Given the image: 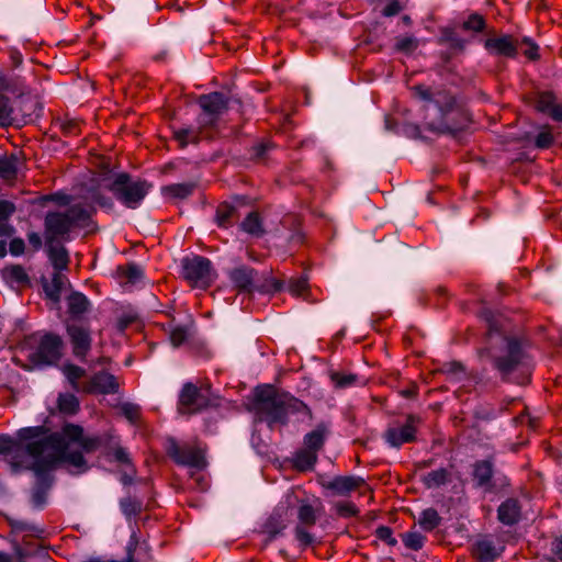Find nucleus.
I'll use <instances>...</instances> for the list:
<instances>
[{
	"instance_id": "1",
	"label": "nucleus",
	"mask_w": 562,
	"mask_h": 562,
	"mask_svg": "<svg viewBox=\"0 0 562 562\" xmlns=\"http://www.w3.org/2000/svg\"><path fill=\"white\" fill-rule=\"evenodd\" d=\"M71 445H79L83 451L89 452L95 449L98 439L85 438V429L71 423L65 424L55 432H50L45 426L24 427L18 430L16 439L0 435V454L10 456L14 468H29L24 461L16 460L20 454L25 453L33 460L31 469L37 472L55 469L60 463H65L71 474L88 471L85 457L80 452H69Z\"/></svg>"
},
{
	"instance_id": "2",
	"label": "nucleus",
	"mask_w": 562,
	"mask_h": 562,
	"mask_svg": "<svg viewBox=\"0 0 562 562\" xmlns=\"http://www.w3.org/2000/svg\"><path fill=\"white\" fill-rule=\"evenodd\" d=\"M256 400L258 414L271 428L274 425H286L290 415L313 419L310 406L289 393H278L272 387H266L257 392Z\"/></svg>"
},
{
	"instance_id": "3",
	"label": "nucleus",
	"mask_w": 562,
	"mask_h": 562,
	"mask_svg": "<svg viewBox=\"0 0 562 562\" xmlns=\"http://www.w3.org/2000/svg\"><path fill=\"white\" fill-rule=\"evenodd\" d=\"M481 316L487 322L490 327V348L487 353L493 360L494 367L502 375L507 376L524 363L525 353L517 340L493 333L497 331V325L491 311H482Z\"/></svg>"
},
{
	"instance_id": "4",
	"label": "nucleus",
	"mask_w": 562,
	"mask_h": 562,
	"mask_svg": "<svg viewBox=\"0 0 562 562\" xmlns=\"http://www.w3.org/2000/svg\"><path fill=\"white\" fill-rule=\"evenodd\" d=\"M94 209L87 203H75L66 211L48 212L45 216V240L52 244L66 239L76 228L87 227Z\"/></svg>"
},
{
	"instance_id": "5",
	"label": "nucleus",
	"mask_w": 562,
	"mask_h": 562,
	"mask_svg": "<svg viewBox=\"0 0 562 562\" xmlns=\"http://www.w3.org/2000/svg\"><path fill=\"white\" fill-rule=\"evenodd\" d=\"M414 98L425 102V110L436 111V115L428 123L430 130H442L447 127L443 119L448 112H450L454 105L453 98L446 91L431 90L426 86H415L411 88Z\"/></svg>"
},
{
	"instance_id": "6",
	"label": "nucleus",
	"mask_w": 562,
	"mask_h": 562,
	"mask_svg": "<svg viewBox=\"0 0 562 562\" xmlns=\"http://www.w3.org/2000/svg\"><path fill=\"white\" fill-rule=\"evenodd\" d=\"M150 186L143 180H135L127 173H119L109 189L124 206L136 209L148 193Z\"/></svg>"
},
{
	"instance_id": "7",
	"label": "nucleus",
	"mask_w": 562,
	"mask_h": 562,
	"mask_svg": "<svg viewBox=\"0 0 562 562\" xmlns=\"http://www.w3.org/2000/svg\"><path fill=\"white\" fill-rule=\"evenodd\" d=\"M181 276L191 286L207 289L215 280L216 272L210 259L194 255L181 260Z\"/></svg>"
},
{
	"instance_id": "8",
	"label": "nucleus",
	"mask_w": 562,
	"mask_h": 562,
	"mask_svg": "<svg viewBox=\"0 0 562 562\" xmlns=\"http://www.w3.org/2000/svg\"><path fill=\"white\" fill-rule=\"evenodd\" d=\"M168 456L178 464L191 468H203L205 465L203 451L193 445H179L175 439L167 442Z\"/></svg>"
},
{
	"instance_id": "9",
	"label": "nucleus",
	"mask_w": 562,
	"mask_h": 562,
	"mask_svg": "<svg viewBox=\"0 0 562 562\" xmlns=\"http://www.w3.org/2000/svg\"><path fill=\"white\" fill-rule=\"evenodd\" d=\"M85 438L98 439V446L95 447V449H93L92 451H89L88 453H92V452L97 451L99 448H103L104 456L106 458H109L110 460H113L117 463L128 465V467H131L132 473L135 472L134 468L132 465L130 453L127 452V450L125 448L120 446V442L115 436H113L112 434H104L101 436H89L85 432ZM76 446L80 448L79 452L82 456H83V453H87L86 451H83V449L79 445H76Z\"/></svg>"
},
{
	"instance_id": "10",
	"label": "nucleus",
	"mask_w": 562,
	"mask_h": 562,
	"mask_svg": "<svg viewBox=\"0 0 562 562\" xmlns=\"http://www.w3.org/2000/svg\"><path fill=\"white\" fill-rule=\"evenodd\" d=\"M61 349V338L58 335L46 334L41 337L31 359L37 364H54L60 359Z\"/></svg>"
},
{
	"instance_id": "11",
	"label": "nucleus",
	"mask_w": 562,
	"mask_h": 562,
	"mask_svg": "<svg viewBox=\"0 0 562 562\" xmlns=\"http://www.w3.org/2000/svg\"><path fill=\"white\" fill-rule=\"evenodd\" d=\"M72 353L76 358L83 361L91 350L92 336L91 329L87 324L69 323L66 326Z\"/></svg>"
},
{
	"instance_id": "12",
	"label": "nucleus",
	"mask_w": 562,
	"mask_h": 562,
	"mask_svg": "<svg viewBox=\"0 0 562 562\" xmlns=\"http://www.w3.org/2000/svg\"><path fill=\"white\" fill-rule=\"evenodd\" d=\"M418 418L409 415L404 424L394 423L384 431L383 438L394 448H400L404 443H411L416 440Z\"/></svg>"
},
{
	"instance_id": "13",
	"label": "nucleus",
	"mask_w": 562,
	"mask_h": 562,
	"mask_svg": "<svg viewBox=\"0 0 562 562\" xmlns=\"http://www.w3.org/2000/svg\"><path fill=\"white\" fill-rule=\"evenodd\" d=\"M228 100L221 92L203 94L199 98V104L203 110L200 124L203 126L212 125L217 117L227 109Z\"/></svg>"
},
{
	"instance_id": "14",
	"label": "nucleus",
	"mask_w": 562,
	"mask_h": 562,
	"mask_svg": "<svg viewBox=\"0 0 562 562\" xmlns=\"http://www.w3.org/2000/svg\"><path fill=\"white\" fill-rule=\"evenodd\" d=\"M207 396L192 383H186L179 396V411L194 414L209 406Z\"/></svg>"
},
{
	"instance_id": "15",
	"label": "nucleus",
	"mask_w": 562,
	"mask_h": 562,
	"mask_svg": "<svg viewBox=\"0 0 562 562\" xmlns=\"http://www.w3.org/2000/svg\"><path fill=\"white\" fill-rule=\"evenodd\" d=\"M120 384L116 378L105 371L93 374L87 382L82 383V392L89 394H114L119 391Z\"/></svg>"
},
{
	"instance_id": "16",
	"label": "nucleus",
	"mask_w": 562,
	"mask_h": 562,
	"mask_svg": "<svg viewBox=\"0 0 562 562\" xmlns=\"http://www.w3.org/2000/svg\"><path fill=\"white\" fill-rule=\"evenodd\" d=\"M485 49L491 55L515 58L518 53L517 42L512 35L490 37L484 42Z\"/></svg>"
},
{
	"instance_id": "17",
	"label": "nucleus",
	"mask_w": 562,
	"mask_h": 562,
	"mask_svg": "<svg viewBox=\"0 0 562 562\" xmlns=\"http://www.w3.org/2000/svg\"><path fill=\"white\" fill-rule=\"evenodd\" d=\"M494 464L492 460H480L473 464L474 485L486 493L494 491L493 483Z\"/></svg>"
},
{
	"instance_id": "18",
	"label": "nucleus",
	"mask_w": 562,
	"mask_h": 562,
	"mask_svg": "<svg viewBox=\"0 0 562 562\" xmlns=\"http://www.w3.org/2000/svg\"><path fill=\"white\" fill-rule=\"evenodd\" d=\"M535 106L537 111L550 116L552 120L562 122V104L558 102L552 92H540L537 94Z\"/></svg>"
},
{
	"instance_id": "19",
	"label": "nucleus",
	"mask_w": 562,
	"mask_h": 562,
	"mask_svg": "<svg viewBox=\"0 0 562 562\" xmlns=\"http://www.w3.org/2000/svg\"><path fill=\"white\" fill-rule=\"evenodd\" d=\"M256 274V271L247 266L236 267L228 272L231 282L240 292H251Z\"/></svg>"
},
{
	"instance_id": "20",
	"label": "nucleus",
	"mask_w": 562,
	"mask_h": 562,
	"mask_svg": "<svg viewBox=\"0 0 562 562\" xmlns=\"http://www.w3.org/2000/svg\"><path fill=\"white\" fill-rule=\"evenodd\" d=\"M364 484V480L359 476H335L333 480L326 482L324 487L333 491L337 495H348L352 491L359 488Z\"/></svg>"
},
{
	"instance_id": "21",
	"label": "nucleus",
	"mask_w": 562,
	"mask_h": 562,
	"mask_svg": "<svg viewBox=\"0 0 562 562\" xmlns=\"http://www.w3.org/2000/svg\"><path fill=\"white\" fill-rule=\"evenodd\" d=\"M520 516L521 507L515 498L504 501L497 508V518L503 525L513 526L519 521Z\"/></svg>"
},
{
	"instance_id": "22",
	"label": "nucleus",
	"mask_w": 562,
	"mask_h": 562,
	"mask_svg": "<svg viewBox=\"0 0 562 562\" xmlns=\"http://www.w3.org/2000/svg\"><path fill=\"white\" fill-rule=\"evenodd\" d=\"M329 432V427L326 423H319L316 427L307 432L303 438L304 447L313 450L318 453L326 441L327 435Z\"/></svg>"
},
{
	"instance_id": "23",
	"label": "nucleus",
	"mask_w": 562,
	"mask_h": 562,
	"mask_svg": "<svg viewBox=\"0 0 562 562\" xmlns=\"http://www.w3.org/2000/svg\"><path fill=\"white\" fill-rule=\"evenodd\" d=\"M2 279L12 288H22L30 284V278L20 265H11L1 271Z\"/></svg>"
},
{
	"instance_id": "24",
	"label": "nucleus",
	"mask_w": 562,
	"mask_h": 562,
	"mask_svg": "<svg viewBox=\"0 0 562 562\" xmlns=\"http://www.w3.org/2000/svg\"><path fill=\"white\" fill-rule=\"evenodd\" d=\"M499 549L490 538L480 539L473 546V554L481 562H492L499 555Z\"/></svg>"
},
{
	"instance_id": "25",
	"label": "nucleus",
	"mask_w": 562,
	"mask_h": 562,
	"mask_svg": "<svg viewBox=\"0 0 562 562\" xmlns=\"http://www.w3.org/2000/svg\"><path fill=\"white\" fill-rule=\"evenodd\" d=\"M52 470L53 469H45L41 472L34 471L36 475V485L33 492V502L38 506L44 504L45 494L52 485L53 479L49 474Z\"/></svg>"
},
{
	"instance_id": "26",
	"label": "nucleus",
	"mask_w": 562,
	"mask_h": 562,
	"mask_svg": "<svg viewBox=\"0 0 562 562\" xmlns=\"http://www.w3.org/2000/svg\"><path fill=\"white\" fill-rule=\"evenodd\" d=\"M48 258L55 271H64L68 269L69 255L64 246H56L54 243L46 244Z\"/></svg>"
},
{
	"instance_id": "27",
	"label": "nucleus",
	"mask_w": 562,
	"mask_h": 562,
	"mask_svg": "<svg viewBox=\"0 0 562 562\" xmlns=\"http://www.w3.org/2000/svg\"><path fill=\"white\" fill-rule=\"evenodd\" d=\"M68 313L72 318H80L90 308V301L80 293L74 292L67 297Z\"/></svg>"
},
{
	"instance_id": "28",
	"label": "nucleus",
	"mask_w": 562,
	"mask_h": 562,
	"mask_svg": "<svg viewBox=\"0 0 562 562\" xmlns=\"http://www.w3.org/2000/svg\"><path fill=\"white\" fill-rule=\"evenodd\" d=\"M420 481L427 488H438L451 481V472L446 468H439L423 474Z\"/></svg>"
},
{
	"instance_id": "29",
	"label": "nucleus",
	"mask_w": 562,
	"mask_h": 562,
	"mask_svg": "<svg viewBox=\"0 0 562 562\" xmlns=\"http://www.w3.org/2000/svg\"><path fill=\"white\" fill-rule=\"evenodd\" d=\"M67 278L59 271H55L52 276V280L43 283V289L46 296L57 303L60 300V294Z\"/></svg>"
},
{
	"instance_id": "30",
	"label": "nucleus",
	"mask_w": 562,
	"mask_h": 562,
	"mask_svg": "<svg viewBox=\"0 0 562 562\" xmlns=\"http://www.w3.org/2000/svg\"><path fill=\"white\" fill-rule=\"evenodd\" d=\"M317 454L313 450L303 447L294 454V467L300 471H310L313 470L317 462Z\"/></svg>"
},
{
	"instance_id": "31",
	"label": "nucleus",
	"mask_w": 562,
	"mask_h": 562,
	"mask_svg": "<svg viewBox=\"0 0 562 562\" xmlns=\"http://www.w3.org/2000/svg\"><path fill=\"white\" fill-rule=\"evenodd\" d=\"M317 512V508H315L312 504L307 502H301L297 509L299 525H304L306 527L314 526L318 517Z\"/></svg>"
},
{
	"instance_id": "32",
	"label": "nucleus",
	"mask_w": 562,
	"mask_h": 562,
	"mask_svg": "<svg viewBox=\"0 0 562 562\" xmlns=\"http://www.w3.org/2000/svg\"><path fill=\"white\" fill-rule=\"evenodd\" d=\"M63 373L75 391L82 392V384H80L79 380L86 374V370L83 368L71 363L65 364L63 368Z\"/></svg>"
},
{
	"instance_id": "33",
	"label": "nucleus",
	"mask_w": 562,
	"mask_h": 562,
	"mask_svg": "<svg viewBox=\"0 0 562 562\" xmlns=\"http://www.w3.org/2000/svg\"><path fill=\"white\" fill-rule=\"evenodd\" d=\"M236 216V209L228 203H222L217 206L215 221L221 227H228L233 224Z\"/></svg>"
},
{
	"instance_id": "34",
	"label": "nucleus",
	"mask_w": 562,
	"mask_h": 562,
	"mask_svg": "<svg viewBox=\"0 0 562 562\" xmlns=\"http://www.w3.org/2000/svg\"><path fill=\"white\" fill-rule=\"evenodd\" d=\"M241 228L244 232L257 237L265 233L260 216L256 212H251L247 215V217L241 223Z\"/></svg>"
},
{
	"instance_id": "35",
	"label": "nucleus",
	"mask_w": 562,
	"mask_h": 562,
	"mask_svg": "<svg viewBox=\"0 0 562 562\" xmlns=\"http://www.w3.org/2000/svg\"><path fill=\"white\" fill-rule=\"evenodd\" d=\"M441 518L434 508H427L422 512L418 524L425 531H431L439 526Z\"/></svg>"
},
{
	"instance_id": "36",
	"label": "nucleus",
	"mask_w": 562,
	"mask_h": 562,
	"mask_svg": "<svg viewBox=\"0 0 562 562\" xmlns=\"http://www.w3.org/2000/svg\"><path fill=\"white\" fill-rule=\"evenodd\" d=\"M18 172V158L15 156L0 159V178L7 181L14 180Z\"/></svg>"
},
{
	"instance_id": "37",
	"label": "nucleus",
	"mask_w": 562,
	"mask_h": 562,
	"mask_svg": "<svg viewBox=\"0 0 562 562\" xmlns=\"http://www.w3.org/2000/svg\"><path fill=\"white\" fill-rule=\"evenodd\" d=\"M279 289L281 290L283 286H279ZM284 289L294 296H303L308 292V280L304 276L291 278L285 283Z\"/></svg>"
},
{
	"instance_id": "38",
	"label": "nucleus",
	"mask_w": 562,
	"mask_h": 562,
	"mask_svg": "<svg viewBox=\"0 0 562 562\" xmlns=\"http://www.w3.org/2000/svg\"><path fill=\"white\" fill-rule=\"evenodd\" d=\"M117 274L122 281L127 283H135L142 278L143 272L142 269L135 263H128L126 266L119 267Z\"/></svg>"
},
{
	"instance_id": "39",
	"label": "nucleus",
	"mask_w": 562,
	"mask_h": 562,
	"mask_svg": "<svg viewBox=\"0 0 562 562\" xmlns=\"http://www.w3.org/2000/svg\"><path fill=\"white\" fill-rule=\"evenodd\" d=\"M173 136L181 147H186L199 142L200 132L194 128H180L173 132Z\"/></svg>"
},
{
	"instance_id": "40",
	"label": "nucleus",
	"mask_w": 562,
	"mask_h": 562,
	"mask_svg": "<svg viewBox=\"0 0 562 562\" xmlns=\"http://www.w3.org/2000/svg\"><path fill=\"white\" fill-rule=\"evenodd\" d=\"M58 408L64 414H75L79 409V401L74 394H60Z\"/></svg>"
},
{
	"instance_id": "41",
	"label": "nucleus",
	"mask_w": 562,
	"mask_h": 562,
	"mask_svg": "<svg viewBox=\"0 0 562 562\" xmlns=\"http://www.w3.org/2000/svg\"><path fill=\"white\" fill-rule=\"evenodd\" d=\"M193 183H175L165 188V192L173 198L186 199L192 194Z\"/></svg>"
},
{
	"instance_id": "42",
	"label": "nucleus",
	"mask_w": 562,
	"mask_h": 562,
	"mask_svg": "<svg viewBox=\"0 0 562 562\" xmlns=\"http://www.w3.org/2000/svg\"><path fill=\"white\" fill-rule=\"evenodd\" d=\"M13 108L10 104L9 98L0 94V125L10 126L13 124Z\"/></svg>"
},
{
	"instance_id": "43",
	"label": "nucleus",
	"mask_w": 562,
	"mask_h": 562,
	"mask_svg": "<svg viewBox=\"0 0 562 562\" xmlns=\"http://www.w3.org/2000/svg\"><path fill=\"white\" fill-rule=\"evenodd\" d=\"M554 143V136L549 125L542 126L535 138V146L539 149H548Z\"/></svg>"
},
{
	"instance_id": "44",
	"label": "nucleus",
	"mask_w": 562,
	"mask_h": 562,
	"mask_svg": "<svg viewBox=\"0 0 562 562\" xmlns=\"http://www.w3.org/2000/svg\"><path fill=\"white\" fill-rule=\"evenodd\" d=\"M402 540L406 548L417 551L423 548L426 538L417 531H409L402 536Z\"/></svg>"
},
{
	"instance_id": "45",
	"label": "nucleus",
	"mask_w": 562,
	"mask_h": 562,
	"mask_svg": "<svg viewBox=\"0 0 562 562\" xmlns=\"http://www.w3.org/2000/svg\"><path fill=\"white\" fill-rule=\"evenodd\" d=\"M284 528L285 524L280 519V516H277V514L272 515L265 525L266 532L269 535L268 540H272Z\"/></svg>"
},
{
	"instance_id": "46",
	"label": "nucleus",
	"mask_w": 562,
	"mask_h": 562,
	"mask_svg": "<svg viewBox=\"0 0 562 562\" xmlns=\"http://www.w3.org/2000/svg\"><path fill=\"white\" fill-rule=\"evenodd\" d=\"M60 128L67 136L78 135L81 131V121L77 119H66L60 123Z\"/></svg>"
},
{
	"instance_id": "47",
	"label": "nucleus",
	"mask_w": 562,
	"mask_h": 562,
	"mask_svg": "<svg viewBox=\"0 0 562 562\" xmlns=\"http://www.w3.org/2000/svg\"><path fill=\"white\" fill-rule=\"evenodd\" d=\"M331 381L337 387L344 389L353 385L357 381V376L355 374L336 372L331 374Z\"/></svg>"
},
{
	"instance_id": "48",
	"label": "nucleus",
	"mask_w": 562,
	"mask_h": 562,
	"mask_svg": "<svg viewBox=\"0 0 562 562\" xmlns=\"http://www.w3.org/2000/svg\"><path fill=\"white\" fill-rule=\"evenodd\" d=\"M120 506L126 517L135 516L140 509V503L131 497L123 498L120 502Z\"/></svg>"
},
{
	"instance_id": "49",
	"label": "nucleus",
	"mask_w": 562,
	"mask_h": 562,
	"mask_svg": "<svg viewBox=\"0 0 562 562\" xmlns=\"http://www.w3.org/2000/svg\"><path fill=\"white\" fill-rule=\"evenodd\" d=\"M485 26V21L483 16L479 14H472L469 16V19L463 23V29L474 31V32H481L483 31Z\"/></svg>"
},
{
	"instance_id": "50",
	"label": "nucleus",
	"mask_w": 562,
	"mask_h": 562,
	"mask_svg": "<svg viewBox=\"0 0 562 562\" xmlns=\"http://www.w3.org/2000/svg\"><path fill=\"white\" fill-rule=\"evenodd\" d=\"M336 510L342 517H352L359 513L357 506L348 501L337 503Z\"/></svg>"
},
{
	"instance_id": "51",
	"label": "nucleus",
	"mask_w": 562,
	"mask_h": 562,
	"mask_svg": "<svg viewBox=\"0 0 562 562\" xmlns=\"http://www.w3.org/2000/svg\"><path fill=\"white\" fill-rule=\"evenodd\" d=\"M188 337V333L183 327H176L170 331V341L172 346L179 347L181 346Z\"/></svg>"
},
{
	"instance_id": "52",
	"label": "nucleus",
	"mask_w": 562,
	"mask_h": 562,
	"mask_svg": "<svg viewBox=\"0 0 562 562\" xmlns=\"http://www.w3.org/2000/svg\"><path fill=\"white\" fill-rule=\"evenodd\" d=\"M306 526L297 525L295 528V537L297 541L303 546L307 547L313 542L312 535L305 529Z\"/></svg>"
},
{
	"instance_id": "53",
	"label": "nucleus",
	"mask_w": 562,
	"mask_h": 562,
	"mask_svg": "<svg viewBox=\"0 0 562 562\" xmlns=\"http://www.w3.org/2000/svg\"><path fill=\"white\" fill-rule=\"evenodd\" d=\"M376 537L380 540L385 541L390 546L396 544V539L393 537V532L390 527H386V526L379 527L376 529Z\"/></svg>"
},
{
	"instance_id": "54",
	"label": "nucleus",
	"mask_w": 562,
	"mask_h": 562,
	"mask_svg": "<svg viewBox=\"0 0 562 562\" xmlns=\"http://www.w3.org/2000/svg\"><path fill=\"white\" fill-rule=\"evenodd\" d=\"M136 322V315L131 313H125L119 316L116 321V327L120 331H124L128 328L133 323Z\"/></svg>"
},
{
	"instance_id": "55",
	"label": "nucleus",
	"mask_w": 562,
	"mask_h": 562,
	"mask_svg": "<svg viewBox=\"0 0 562 562\" xmlns=\"http://www.w3.org/2000/svg\"><path fill=\"white\" fill-rule=\"evenodd\" d=\"M122 412L124 414V416L135 423L138 418H139V408L138 406L134 405V404H130V403H126L122 406Z\"/></svg>"
},
{
	"instance_id": "56",
	"label": "nucleus",
	"mask_w": 562,
	"mask_h": 562,
	"mask_svg": "<svg viewBox=\"0 0 562 562\" xmlns=\"http://www.w3.org/2000/svg\"><path fill=\"white\" fill-rule=\"evenodd\" d=\"M15 212V206L9 201H0V222L8 220Z\"/></svg>"
},
{
	"instance_id": "57",
	"label": "nucleus",
	"mask_w": 562,
	"mask_h": 562,
	"mask_svg": "<svg viewBox=\"0 0 562 562\" xmlns=\"http://www.w3.org/2000/svg\"><path fill=\"white\" fill-rule=\"evenodd\" d=\"M396 47L404 52L414 50L417 47V42L413 37H402L397 41Z\"/></svg>"
},
{
	"instance_id": "58",
	"label": "nucleus",
	"mask_w": 562,
	"mask_h": 562,
	"mask_svg": "<svg viewBox=\"0 0 562 562\" xmlns=\"http://www.w3.org/2000/svg\"><path fill=\"white\" fill-rule=\"evenodd\" d=\"M24 249H25V245H24L23 239H21V238H13L10 241V252L13 256L22 255L24 252Z\"/></svg>"
},
{
	"instance_id": "59",
	"label": "nucleus",
	"mask_w": 562,
	"mask_h": 562,
	"mask_svg": "<svg viewBox=\"0 0 562 562\" xmlns=\"http://www.w3.org/2000/svg\"><path fill=\"white\" fill-rule=\"evenodd\" d=\"M400 11V5L397 2H392L390 4H387L384 9H383V14L385 16H392V15H395L397 14Z\"/></svg>"
},
{
	"instance_id": "60",
	"label": "nucleus",
	"mask_w": 562,
	"mask_h": 562,
	"mask_svg": "<svg viewBox=\"0 0 562 562\" xmlns=\"http://www.w3.org/2000/svg\"><path fill=\"white\" fill-rule=\"evenodd\" d=\"M29 241L35 248H40L42 246V238L36 233H32L29 235Z\"/></svg>"
},
{
	"instance_id": "61",
	"label": "nucleus",
	"mask_w": 562,
	"mask_h": 562,
	"mask_svg": "<svg viewBox=\"0 0 562 562\" xmlns=\"http://www.w3.org/2000/svg\"><path fill=\"white\" fill-rule=\"evenodd\" d=\"M525 55L529 58V59H537L539 57L538 55V46L532 44L526 52H525Z\"/></svg>"
},
{
	"instance_id": "62",
	"label": "nucleus",
	"mask_w": 562,
	"mask_h": 562,
	"mask_svg": "<svg viewBox=\"0 0 562 562\" xmlns=\"http://www.w3.org/2000/svg\"><path fill=\"white\" fill-rule=\"evenodd\" d=\"M12 233H13L12 226H10L3 222H0V236H2V237L10 236Z\"/></svg>"
},
{
	"instance_id": "63",
	"label": "nucleus",
	"mask_w": 562,
	"mask_h": 562,
	"mask_svg": "<svg viewBox=\"0 0 562 562\" xmlns=\"http://www.w3.org/2000/svg\"><path fill=\"white\" fill-rule=\"evenodd\" d=\"M553 551L562 560V536L555 540Z\"/></svg>"
},
{
	"instance_id": "64",
	"label": "nucleus",
	"mask_w": 562,
	"mask_h": 562,
	"mask_svg": "<svg viewBox=\"0 0 562 562\" xmlns=\"http://www.w3.org/2000/svg\"><path fill=\"white\" fill-rule=\"evenodd\" d=\"M0 562H11L10 555L4 552H0Z\"/></svg>"
}]
</instances>
